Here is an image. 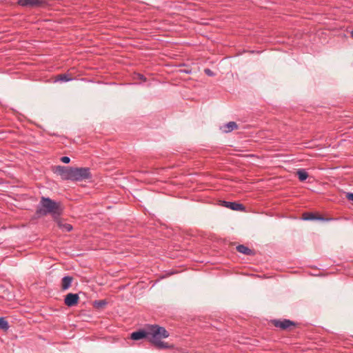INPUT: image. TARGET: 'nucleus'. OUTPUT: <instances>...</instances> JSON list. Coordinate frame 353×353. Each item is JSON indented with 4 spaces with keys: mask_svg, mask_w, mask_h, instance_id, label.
<instances>
[{
    "mask_svg": "<svg viewBox=\"0 0 353 353\" xmlns=\"http://www.w3.org/2000/svg\"><path fill=\"white\" fill-rule=\"evenodd\" d=\"M222 203H223V204H222L223 206H224L227 208L231 209L232 210H236V211H244L245 210V206L241 203H239L237 202L225 201H223Z\"/></svg>",
    "mask_w": 353,
    "mask_h": 353,
    "instance_id": "obj_7",
    "label": "nucleus"
},
{
    "mask_svg": "<svg viewBox=\"0 0 353 353\" xmlns=\"http://www.w3.org/2000/svg\"><path fill=\"white\" fill-rule=\"evenodd\" d=\"M183 72L185 73H189V71H188V70H184Z\"/></svg>",
    "mask_w": 353,
    "mask_h": 353,
    "instance_id": "obj_24",
    "label": "nucleus"
},
{
    "mask_svg": "<svg viewBox=\"0 0 353 353\" xmlns=\"http://www.w3.org/2000/svg\"><path fill=\"white\" fill-rule=\"evenodd\" d=\"M72 167L58 165L55 167L54 172L57 173L63 180H70L72 176Z\"/></svg>",
    "mask_w": 353,
    "mask_h": 353,
    "instance_id": "obj_4",
    "label": "nucleus"
},
{
    "mask_svg": "<svg viewBox=\"0 0 353 353\" xmlns=\"http://www.w3.org/2000/svg\"><path fill=\"white\" fill-rule=\"evenodd\" d=\"M137 76H138L139 79H140V80H141L143 81H146V78L143 74H138Z\"/></svg>",
    "mask_w": 353,
    "mask_h": 353,
    "instance_id": "obj_22",
    "label": "nucleus"
},
{
    "mask_svg": "<svg viewBox=\"0 0 353 353\" xmlns=\"http://www.w3.org/2000/svg\"><path fill=\"white\" fill-rule=\"evenodd\" d=\"M0 329L7 331L9 329L8 322L4 317H0Z\"/></svg>",
    "mask_w": 353,
    "mask_h": 353,
    "instance_id": "obj_16",
    "label": "nucleus"
},
{
    "mask_svg": "<svg viewBox=\"0 0 353 353\" xmlns=\"http://www.w3.org/2000/svg\"><path fill=\"white\" fill-rule=\"evenodd\" d=\"M272 324L274 327H279L282 330H288L291 327H294L296 325V323L294 321L285 319L282 320L274 319L272 321Z\"/></svg>",
    "mask_w": 353,
    "mask_h": 353,
    "instance_id": "obj_5",
    "label": "nucleus"
},
{
    "mask_svg": "<svg viewBox=\"0 0 353 353\" xmlns=\"http://www.w3.org/2000/svg\"><path fill=\"white\" fill-rule=\"evenodd\" d=\"M72 280H73V278L70 276H65L63 277L62 281H61L62 290H68L71 286Z\"/></svg>",
    "mask_w": 353,
    "mask_h": 353,
    "instance_id": "obj_13",
    "label": "nucleus"
},
{
    "mask_svg": "<svg viewBox=\"0 0 353 353\" xmlns=\"http://www.w3.org/2000/svg\"><path fill=\"white\" fill-rule=\"evenodd\" d=\"M61 161L64 163H69L70 161V159L68 157H63L61 158Z\"/></svg>",
    "mask_w": 353,
    "mask_h": 353,
    "instance_id": "obj_19",
    "label": "nucleus"
},
{
    "mask_svg": "<svg viewBox=\"0 0 353 353\" xmlns=\"http://www.w3.org/2000/svg\"><path fill=\"white\" fill-rule=\"evenodd\" d=\"M238 128V125L234 121H230L221 128L223 132L228 133Z\"/></svg>",
    "mask_w": 353,
    "mask_h": 353,
    "instance_id": "obj_10",
    "label": "nucleus"
},
{
    "mask_svg": "<svg viewBox=\"0 0 353 353\" xmlns=\"http://www.w3.org/2000/svg\"><path fill=\"white\" fill-rule=\"evenodd\" d=\"M303 219L305 221H314V220H321L324 221L325 219L321 216H318L316 214L312 212H305L303 214Z\"/></svg>",
    "mask_w": 353,
    "mask_h": 353,
    "instance_id": "obj_11",
    "label": "nucleus"
},
{
    "mask_svg": "<svg viewBox=\"0 0 353 353\" xmlns=\"http://www.w3.org/2000/svg\"><path fill=\"white\" fill-rule=\"evenodd\" d=\"M148 338V327L146 326L144 330H140L137 332H134L130 335V339L134 341H138L142 339Z\"/></svg>",
    "mask_w": 353,
    "mask_h": 353,
    "instance_id": "obj_8",
    "label": "nucleus"
},
{
    "mask_svg": "<svg viewBox=\"0 0 353 353\" xmlns=\"http://www.w3.org/2000/svg\"><path fill=\"white\" fill-rule=\"evenodd\" d=\"M106 304H107V302L105 300H99V301H95L94 302V306L96 308H102Z\"/></svg>",
    "mask_w": 353,
    "mask_h": 353,
    "instance_id": "obj_18",
    "label": "nucleus"
},
{
    "mask_svg": "<svg viewBox=\"0 0 353 353\" xmlns=\"http://www.w3.org/2000/svg\"><path fill=\"white\" fill-rule=\"evenodd\" d=\"M236 250L239 252L242 253L245 255H248V256H252V255H254V252L252 250L250 249L249 248H248L247 246H245L244 245H239L238 246H236Z\"/></svg>",
    "mask_w": 353,
    "mask_h": 353,
    "instance_id": "obj_12",
    "label": "nucleus"
},
{
    "mask_svg": "<svg viewBox=\"0 0 353 353\" xmlns=\"http://www.w3.org/2000/svg\"><path fill=\"white\" fill-rule=\"evenodd\" d=\"M72 79L67 74H62L57 77L56 81H60L63 82H68L71 81Z\"/></svg>",
    "mask_w": 353,
    "mask_h": 353,
    "instance_id": "obj_17",
    "label": "nucleus"
},
{
    "mask_svg": "<svg viewBox=\"0 0 353 353\" xmlns=\"http://www.w3.org/2000/svg\"><path fill=\"white\" fill-rule=\"evenodd\" d=\"M19 4L21 6L36 7L39 6L42 3V0H19Z\"/></svg>",
    "mask_w": 353,
    "mask_h": 353,
    "instance_id": "obj_9",
    "label": "nucleus"
},
{
    "mask_svg": "<svg viewBox=\"0 0 353 353\" xmlns=\"http://www.w3.org/2000/svg\"><path fill=\"white\" fill-rule=\"evenodd\" d=\"M79 297L77 294L69 293L64 299L65 304L68 307H72L77 304Z\"/></svg>",
    "mask_w": 353,
    "mask_h": 353,
    "instance_id": "obj_6",
    "label": "nucleus"
},
{
    "mask_svg": "<svg viewBox=\"0 0 353 353\" xmlns=\"http://www.w3.org/2000/svg\"><path fill=\"white\" fill-rule=\"evenodd\" d=\"M296 174L298 175L299 179L301 181H304L308 177L307 172L303 169L298 170Z\"/></svg>",
    "mask_w": 353,
    "mask_h": 353,
    "instance_id": "obj_15",
    "label": "nucleus"
},
{
    "mask_svg": "<svg viewBox=\"0 0 353 353\" xmlns=\"http://www.w3.org/2000/svg\"><path fill=\"white\" fill-rule=\"evenodd\" d=\"M62 213L60 203L57 202L49 197L41 196L37 205L36 214L38 216H46L51 214L54 220L59 219Z\"/></svg>",
    "mask_w": 353,
    "mask_h": 353,
    "instance_id": "obj_2",
    "label": "nucleus"
},
{
    "mask_svg": "<svg viewBox=\"0 0 353 353\" xmlns=\"http://www.w3.org/2000/svg\"><path fill=\"white\" fill-rule=\"evenodd\" d=\"M346 198L349 200L353 202V193L352 192H347L346 194Z\"/></svg>",
    "mask_w": 353,
    "mask_h": 353,
    "instance_id": "obj_20",
    "label": "nucleus"
},
{
    "mask_svg": "<svg viewBox=\"0 0 353 353\" xmlns=\"http://www.w3.org/2000/svg\"><path fill=\"white\" fill-rule=\"evenodd\" d=\"M205 73L208 75V76H212L213 75V72L208 68L207 69H205Z\"/></svg>",
    "mask_w": 353,
    "mask_h": 353,
    "instance_id": "obj_21",
    "label": "nucleus"
},
{
    "mask_svg": "<svg viewBox=\"0 0 353 353\" xmlns=\"http://www.w3.org/2000/svg\"><path fill=\"white\" fill-rule=\"evenodd\" d=\"M91 178L89 168H72L71 181H81Z\"/></svg>",
    "mask_w": 353,
    "mask_h": 353,
    "instance_id": "obj_3",
    "label": "nucleus"
},
{
    "mask_svg": "<svg viewBox=\"0 0 353 353\" xmlns=\"http://www.w3.org/2000/svg\"><path fill=\"white\" fill-rule=\"evenodd\" d=\"M57 220V225L59 226V228H60L61 229L66 231V232H70L72 230V225L69 224V223H63L61 222L60 220Z\"/></svg>",
    "mask_w": 353,
    "mask_h": 353,
    "instance_id": "obj_14",
    "label": "nucleus"
},
{
    "mask_svg": "<svg viewBox=\"0 0 353 353\" xmlns=\"http://www.w3.org/2000/svg\"><path fill=\"white\" fill-rule=\"evenodd\" d=\"M350 35H351L352 38H353V30H351V32H350Z\"/></svg>",
    "mask_w": 353,
    "mask_h": 353,
    "instance_id": "obj_23",
    "label": "nucleus"
},
{
    "mask_svg": "<svg viewBox=\"0 0 353 353\" xmlns=\"http://www.w3.org/2000/svg\"><path fill=\"white\" fill-rule=\"evenodd\" d=\"M148 341L157 350L170 349L173 347L166 342L161 341L170 336L165 327L158 325H148Z\"/></svg>",
    "mask_w": 353,
    "mask_h": 353,
    "instance_id": "obj_1",
    "label": "nucleus"
}]
</instances>
